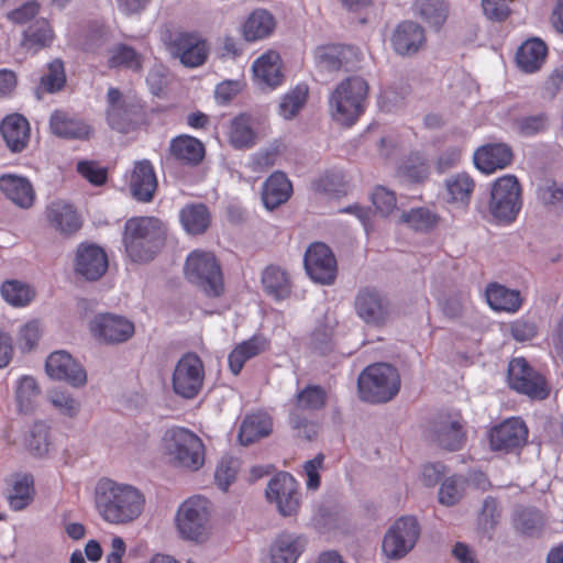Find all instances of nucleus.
Listing matches in <instances>:
<instances>
[{
  "label": "nucleus",
  "instance_id": "f03ea898",
  "mask_svg": "<svg viewBox=\"0 0 563 563\" xmlns=\"http://www.w3.org/2000/svg\"><path fill=\"white\" fill-rule=\"evenodd\" d=\"M167 227L156 217L139 216L128 219L122 233V244L133 263H148L165 245Z\"/></svg>",
  "mask_w": 563,
  "mask_h": 563
},
{
  "label": "nucleus",
  "instance_id": "79ce46f5",
  "mask_svg": "<svg viewBox=\"0 0 563 563\" xmlns=\"http://www.w3.org/2000/svg\"><path fill=\"white\" fill-rule=\"evenodd\" d=\"M54 33L47 20H36L29 25L23 33L22 46L29 51L37 52L38 49L51 45Z\"/></svg>",
  "mask_w": 563,
  "mask_h": 563
},
{
  "label": "nucleus",
  "instance_id": "bb28decb",
  "mask_svg": "<svg viewBox=\"0 0 563 563\" xmlns=\"http://www.w3.org/2000/svg\"><path fill=\"white\" fill-rule=\"evenodd\" d=\"M426 43L424 30L418 23L404 21L397 25L391 36V44L399 55H412Z\"/></svg>",
  "mask_w": 563,
  "mask_h": 563
},
{
  "label": "nucleus",
  "instance_id": "680f3d73",
  "mask_svg": "<svg viewBox=\"0 0 563 563\" xmlns=\"http://www.w3.org/2000/svg\"><path fill=\"white\" fill-rule=\"evenodd\" d=\"M77 170L84 178L96 186L103 185L108 178L107 169L91 161L79 162L77 164Z\"/></svg>",
  "mask_w": 563,
  "mask_h": 563
},
{
  "label": "nucleus",
  "instance_id": "de8ad7c7",
  "mask_svg": "<svg viewBox=\"0 0 563 563\" xmlns=\"http://www.w3.org/2000/svg\"><path fill=\"white\" fill-rule=\"evenodd\" d=\"M309 88L306 84H299L284 96L279 104V113L285 119H292L306 104Z\"/></svg>",
  "mask_w": 563,
  "mask_h": 563
},
{
  "label": "nucleus",
  "instance_id": "37998d69",
  "mask_svg": "<svg viewBox=\"0 0 563 563\" xmlns=\"http://www.w3.org/2000/svg\"><path fill=\"white\" fill-rule=\"evenodd\" d=\"M34 498L33 476L24 474L19 476L8 495V503L12 510L20 511L25 509Z\"/></svg>",
  "mask_w": 563,
  "mask_h": 563
},
{
  "label": "nucleus",
  "instance_id": "a18cd8bd",
  "mask_svg": "<svg viewBox=\"0 0 563 563\" xmlns=\"http://www.w3.org/2000/svg\"><path fill=\"white\" fill-rule=\"evenodd\" d=\"M415 7L419 15L435 29L441 27L448 18V5L444 0H416Z\"/></svg>",
  "mask_w": 563,
  "mask_h": 563
},
{
  "label": "nucleus",
  "instance_id": "72a5a7b5",
  "mask_svg": "<svg viewBox=\"0 0 563 563\" xmlns=\"http://www.w3.org/2000/svg\"><path fill=\"white\" fill-rule=\"evenodd\" d=\"M184 230L191 235L203 234L211 223V213L205 203H187L179 211Z\"/></svg>",
  "mask_w": 563,
  "mask_h": 563
},
{
  "label": "nucleus",
  "instance_id": "a19ab883",
  "mask_svg": "<svg viewBox=\"0 0 563 563\" xmlns=\"http://www.w3.org/2000/svg\"><path fill=\"white\" fill-rule=\"evenodd\" d=\"M272 431V420L264 413L247 415L239 432L240 442L244 445L252 444L253 442L268 435Z\"/></svg>",
  "mask_w": 563,
  "mask_h": 563
},
{
  "label": "nucleus",
  "instance_id": "13d9d810",
  "mask_svg": "<svg viewBox=\"0 0 563 563\" xmlns=\"http://www.w3.org/2000/svg\"><path fill=\"white\" fill-rule=\"evenodd\" d=\"M239 461L231 456H223L217 465L214 479L219 488L227 490L235 481Z\"/></svg>",
  "mask_w": 563,
  "mask_h": 563
},
{
  "label": "nucleus",
  "instance_id": "7c9ffc66",
  "mask_svg": "<svg viewBox=\"0 0 563 563\" xmlns=\"http://www.w3.org/2000/svg\"><path fill=\"white\" fill-rule=\"evenodd\" d=\"M292 194V185L282 172L273 173L264 183L262 200L268 210L285 203Z\"/></svg>",
  "mask_w": 563,
  "mask_h": 563
},
{
  "label": "nucleus",
  "instance_id": "e2e57ef3",
  "mask_svg": "<svg viewBox=\"0 0 563 563\" xmlns=\"http://www.w3.org/2000/svg\"><path fill=\"white\" fill-rule=\"evenodd\" d=\"M41 338V328L37 321L25 323L19 331L18 344L22 351H31Z\"/></svg>",
  "mask_w": 563,
  "mask_h": 563
},
{
  "label": "nucleus",
  "instance_id": "864d4df0",
  "mask_svg": "<svg viewBox=\"0 0 563 563\" xmlns=\"http://www.w3.org/2000/svg\"><path fill=\"white\" fill-rule=\"evenodd\" d=\"M108 66L110 68L125 67L132 70H140L142 67L141 56L134 48L120 44L112 51Z\"/></svg>",
  "mask_w": 563,
  "mask_h": 563
},
{
  "label": "nucleus",
  "instance_id": "39448f33",
  "mask_svg": "<svg viewBox=\"0 0 563 563\" xmlns=\"http://www.w3.org/2000/svg\"><path fill=\"white\" fill-rule=\"evenodd\" d=\"M357 387L363 400L372 404L387 402L398 394L400 377L396 367L376 363L360 374Z\"/></svg>",
  "mask_w": 563,
  "mask_h": 563
},
{
  "label": "nucleus",
  "instance_id": "f8f14e48",
  "mask_svg": "<svg viewBox=\"0 0 563 563\" xmlns=\"http://www.w3.org/2000/svg\"><path fill=\"white\" fill-rule=\"evenodd\" d=\"M354 310L361 320L374 327H384L391 314L388 298L371 286L360 288L354 299Z\"/></svg>",
  "mask_w": 563,
  "mask_h": 563
},
{
  "label": "nucleus",
  "instance_id": "6e6d98bb",
  "mask_svg": "<svg viewBox=\"0 0 563 563\" xmlns=\"http://www.w3.org/2000/svg\"><path fill=\"white\" fill-rule=\"evenodd\" d=\"M543 526L542 514L533 508H523L515 517V527L521 533L532 536Z\"/></svg>",
  "mask_w": 563,
  "mask_h": 563
},
{
  "label": "nucleus",
  "instance_id": "cd10ccee",
  "mask_svg": "<svg viewBox=\"0 0 563 563\" xmlns=\"http://www.w3.org/2000/svg\"><path fill=\"white\" fill-rule=\"evenodd\" d=\"M48 224L60 234L69 236L81 228V220L73 206L63 201H54L45 211Z\"/></svg>",
  "mask_w": 563,
  "mask_h": 563
},
{
  "label": "nucleus",
  "instance_id": "2f4dec72",
  "mask_svg": "<svg viewBox=\"0 0 563 563\" xmlns=\"http://www.w3.org/2000/svg\"><path fill=\"white\" fill-rule=\"evenodd\" d=\"M485 296L489 307L496 311L515 313L522 306V298L518 290L509 289L498 283L488 284Z\"/></svg>",
  "mask_w": 563,
  "mask_h": 563
},
{
  "label": "nucleus",
  "instance_id": "3c124183",
  "mask_svg": "<svg viewBox=\"0 0 563 563\" xmlns=\"http://www.w3.org/2000/svg\"><path fill=\"white\" fill-rule=\"evenodd\" d=\"M346 181L341 173H325L312 183V190L333 197L346 195Z\"/></svg>",
  "mask_w": 563,
  "mask_h": 563
},
{
  "label": "nucleus",
  "instance_id": "0eeeda50",
  "mask_svg": "<svg viewBox=\"0 0 563 563\" xmlns=\"http://www.w3.org/2000/svg\"><path fill=\"white\" fill-rule=\"evenodd\" d=\"M165 448L172 461L184 468L197 471L205 463V445L202 440L189 429L176 427L164 437Z\"/></svg>",
  "mask_w": 563,
  "mask_h": 563
},
{
  "label": "nucleus",
  "instance_id": "a211bd4d",
  "mask_svg": "<svg viewBox=\"0 0 563 563\" xmlns=\"http://www.w3.org/2000/svg\"><path fill=\"white\" fill-rule=\"evenodd\" d=\"M434 440L448 451H459L466 441V431L461 413H441L433 423Z\"/></svg>",
  "mask_w": 563,
  "mask_h": 563
},
{
  "label": "nucleus",
  "instance_id": "58836bf2",
  "mask_svg": "<svg viewBox=\"0 0 563 563\" xmlns=\"http://www.w3.org/2000/svg\"><path fill=\"white\" fill-rule=\"evenodd\" d=\"M303 543L300 537L282 533L271 548L272 563H296L302 552Z\"/></svg>",
  "mask_w": 563,
  "mask_h": 563
},
{
  "label": "nucleus",
  "instance_id": "c9c22d12",
  "mask_svg": "<svg viewBox=\"0 0 563 563\" xmlns=\"http://www.w3.org/2000/svg\"><path fill=\"white\" fill-rule=\"evenodd\" d=\"M282 60L277 52L269 51L260 56L253 64L255 77L263 84L275 88L283 81Z\"/></svg>",
  "mask_w": 563,
  "mask_h": 563
},
{
  "label": "nucleus",
  "instance_id": "4468645a",
  "mask_svg": "<svg viewBox=\"0 0 563 563\" xmlns=\"http://www.w3.org/2000/svg\"><path fill=\"white\" fill-rule=\"evenodd\" d=\"M208 517L209 500L202 496L190 497L178 509L177 528L184 538L199 540L205 534Z\"/></svg>",
  "mask_w": 563,
  "mask_h": 563
},
{
  "label": "nucleus",
  "instance_id": "774afa93",
  "mask_svg": "<svg viewBox=\"0 0 563 563\" xmlns=\"http://www.w3.org/2000/svg\"><path fill=\"white\" fill-rule=\"evenodd\" d=\"M462 497V490L455 476L446 478L439 490V500L446 506L455 505Z\"/></svg>",
  "mask_w": 563,
  "mask_h": 563
},
{
  "label": "nucleus",
  "instance_id": "393cba45",
  "mask_svg": "<svg viewBox=\"0 0 563 563\" xmlns=\"http://www.w3.org/2000/svg\"><path fill=\"white\" fill-rule=\"evenodd\" d=\"M132 196L141 202L152 201L157 189V177L153 164L148 159L137 161L129 181Z\"/></svg>",
  "mask_w": 563,
  "mask_h": 563
},
{
  "label": "nucleus",
  "instance_id": "dca6fc26",
  "mask_svg": "<svg viewBox=\"0 0 563 563\" xmlns=\"http://www.w3.org/2000/svg\"><path fill=\"white\" fill-rule=\"evenodd\" d=\"M265 495L285 517L296 514L299 509L298 483L287 472H280L269 481Z\"/></svg>",
  "mask_w": 563,
  "mask_h": 563
},
{
  "label": "nucleus",
  "instance_id": "9b49d317",
  "mask_svg": "<svg viewBox=\"0 0 563 563\" xmlns=\"http://www.w3.org/2000/svg\"><path fill=\"white\" fill-rule=\"evenodd\" d=\"M205 366L201 358L192 352L184 354L173 372L172 387L176 395L185 399L195 398L203 386Z\"/></svg>",
  "mask_w": 563,
  "mask_h": 563
},
{
  "label": "nucleus",
  "instance_id": "7ed1b4c3",
  "mask_svg": "<svg viewBox=\"0 0 563 563\" xmlns=\"http://www.w3.org/2000/svg\"><path fill=\"white\" fill-rule=\"evenodd\" d=\"M368 93L369 85L363 77L343 79L329 97L332 119L344 128L353 126L366 111Z\"/></svg>",
  "mask_w": 563,
  "mask_h": 563
},
{
  "label": "nucleus",
  "instance_id": "1a4fd4ad",
  "mask_svg": "<svg viewBox=\"0 0 563 563\" xmlns=\"http://www.w3.org/2000/svg\"><path fill=\"white\" fill-rule=\"evenodd\" d=\"M507 380L512 390L530 399L543 400L551 393L547 378L521 356L509 361Z\"/></svg>",
  "mask_w": 563,
  "mask_h": 563
},
{
  "label": "nucleus",
  "instance_id": "aec40b11",
  "mask_svg": "<svg viewBox=\"0 0 563 563\" xmlns=\"http://www.w3.org/2000/svg\"><path fill=\"white\" fill-rule=\"evenodd\" d=\"M528 438L526 423L519 418H510L489 432V443L493 451H511L523 445Z\"/></svg>",
  "mask_w": 563,
  "mask_h": 563
},
{
  "label": "nucleus",
  "instance_id": "5fc2aeb1",
  "mask_svg": "<svg viewBox=\"0 0 563 563\" xmlns=\"http://www.w3.org/2000/svg\"><path fill=\"white\" fill-rule=\"evenodd\" d=\"M402 221L415 231L428 232L435 227L438 217L427 208H416L404 213Z\"/></svg>",
  "mask_w": 563,
  "mask_h": 563
},
{
  "label": "nucleus",
  "instance_id": "f3484780",
  "mask_svg": "<svg viewBox=\"0 0 563 563\" xmlns=\"http://www.w3.org/2000/svg\"><path fill=\"white\" fill-rule=\"evenodd\" d=\"M316 58L328 70L352 71L358 67L362 53L352 45L329 44L317 48Z\"/></svg>",
  "mask_w": 563,
  "mask_h": 563
},
{
  "label": "nucleus",
  "instance_id": "5701e85b",
  "mask_svg": "<svg viewBox=\"0 0 563 563\" xmlns=\"http://www.w3.org/2000/svg\"><path fill=\"white\" fill-rule=\"evenodd\" d=\"M473 158L475 166L481 172L493 174L508 167L514 159V153L511 147L505 143H492L478 147Z\"/></svg>",
  "mask_w": 563,
  "mask_h": 563
},
{
  "label": "nucleus",
  "instance_id": "b1692460",
  "mask_svg": "<svg viewBox=\"0 0 563 563\" xmlns=\"http://www.w3.org/2000/svg\"><path fill=\"white\" fill-rule=\"evenodd\" d=\"M168 153L170 158L181 166H198L205 158V144L189 134H179L170 140Z\"/></svg>",
  "mask_w": 563,
  "mask_h": 563
},
{
  "label": "nucleus",
  "instance_id": "49530a36",
  "mask_svg": "<svg viewBox=\"0 0 563 563\" xmlns=\"http://www.w3.org/2000/svg\"><path fill=\"white\" fill-rule=\"evenodd\" d=\"M398 173L410 181L421 183L429 176V164L421 153H411L399 166Z\"/></svg>",
  "mask_w": 563,
  "mask_h": 563
},
{
  "label": "nucleus",
  "instance_id": "4c0bfd02",
  "mask_svg": "<svg viewBox=\"0 0 563 563\" xmlns=\"http://www.w3.org/2000/svg\"><path fill=\"white\" fill-rule=\"evenodd\" d=\"M275 26L273 14L264 9H256L243 24V36L247 42L263 40L273 33Z\"/></svg>",
  "mask_w": 563,
  "mask_h": 563
},
{
  "label": "nucleus",
  "instance_id": "20e7f679",
  "mask_svg": "<svg viewBox=\"0 0 563 563\" xmlns=\"http://www.w3.org/2000/svg\"><path fill=\"white\" fill-rule=\"evenodd\" d=\"M106 120L112 130L129 133L147 122L146 103L136 93L122 95L114 87L107 93Z\"/></svg>",
  "mask_w": 563,
  "mask_h": 563
},
{
  "label": "nucleus",
  "instance_id": "423d86ee",
  "mask_svg": "<svg viewBox=\"0 0 563 563\" xmlns=\"http://www.w3.org/2000/svg\"><path fill=\"white\" fill-rule=\"evenodd\" d=\"M185 275L208 297H220L224 292L223 274L212 252L194 250L189 253L185 263Z\"/></svg>",
  "mask_w": 563,
  "mask_h": 563
},
{
  "label": "nucleus",
  "instance_id": "412c9836",
  "mask_svg": "<svg viewBox=\"0 0 563 563\" xmlns=\"http://www.w3.org/2000/svg\"><path fill=\"white\" fill-rule=\"evenodd\" d=\"M90 330L96 338L107 343H122L134 334V324L123 317L107 313L96 317Z\"/></svg>",
  "mask_w": 563,
  "mask_h": 563
},
{
  "label": "nucleus",
  "instance_id": "603ef678",
  "mask_svg": "<svg viewBox=\"0 0 563 563\" xmlns=\"http://www.w3.org/2000/svg\"><path fill=\"white\" fill-rule=\"evenodd\" d=\"M327 391L319 385H308L297 394L296 407L302 410H320L325 406Z\"/></svg>",
  "mask_w": 563,
  "mask_h": 563
},
{
  "label": "nucleus",
  "instance_id": "8fccbe9b",
  "mask_svg": "<svg viewBox=\"0 0 563 563\" xmlns=\"http://www.w3.org/2000/svg\"><path fill=\"white\" fill-rule=\"evenodd\" d=\"M40 395V389L36 380L31 376H24L19 380L15 398L19 410L21 412H29L33 409L36 398Z\"/></svg>",
  "mask_w": 563,
  "mask_h": 563
},
{
  "label": "nucleus",
  "instance_id": "a878e982",
  "mask_svg": "<svg viewBox=\"0 0 563 563\" xmlns=\"http://www.w3.org/2000/svg\"><path fill=\"white\" fill-rule=\"evenodd\" d=\"M49 129L54 135L66 140H88L93 132L86 121L64 110H55L51 114Z\"/></svg>",
  "mask_w": 563,
  "mask_h": 563
},
{
  "label": "nucleus",
  "instance_id": "4be33fe9",
  "mask_svg": "<svg viewBox=\"0 0 563 563\" xmlns=\"http://www.w3.org/2000/svg\"><path fill=\"white\" fill-rule=\"evenodd\" d=\"M108 268L104 251L95 244H80L76 252L75 271L87 280L99 279Z\"/></svg>",
  "mask_w": 563,
  "mask_h": 563
},
{
  "label": "nucleus",
  "instance_id": "ea45409f",
  "mask_svg": "<svg viewBox=\"0 0 563 563\" xmlns=\"http://www.w3.org/2000/svg\"><path fill=\"white\" fill-rule=\"evenodd\" d=\"M264 290L275 299H285L291 292V282L288 273L276 265L267 266L262 274Z\"/></svg>",
  "mask_w": 563,
  "mask_h": 563
},
{
  "label": "nucleus",
  "instance_id": "ddd939ff",
  "mask_svg": "<svg viewBox=\"0 0 563 563\" xmlns=\"http://www.w3.org/2000/svg\"><path fill=\"white\" fill-rule=\"evenodd\" d=\"M420 534L416 518H399L387 531L383 540V552L390 559L404 558L415 547Z\"/></svg>",
  "mask_w": 563,
  "mask_h": 563
},
{
  "label": "nucleus",
  "instance_id": "0e129e2a",
  "mask_svg": "<svg viewBox=\"0 0 563 563\" xmlns=\"http://www.w3.org/2000/svg\"><path fill=\"white\" fill-rule=\"evenodd\" d=\"M49 398L53 406L66 416L74 417L79 409V404L67 391L62 389L53 390Z\"/></svg>",
  "mask_w": 563,
  "mask_h": 563
},
{
  "label": "nucleus",
  "instance_id": "6e6552de",
  "mask_svg": "<svg viewBox=\"0 0 563 563\" xmlns=\"http://www.w3.org/2000/svg\"><path fill=\"white\" fill-rule=\"evenodd\" d=\"M521 205V187L516 176L505 175L494 181L488 209L495 220L505 224L514 222Z\"/></svg>",
  "mask_w": 563,
  "mask_h": 563
},
{
  "label": "nucleus",
  "instance_id": "2eb2a0df",
  "mask_svg": "<svg viewBox=\"0 0 563 563\" xmlns=\"http://www.w3.org/2000/svg\"><path fill=\"white\" fill-rule=\"evenodd\" d=\"M303 265L308 276L316 283L331 285L336 278V258L332 250L322 242H313L308 246Z\"/></svg>",
  "mask_w": 563,
  "mask_h": 563
},
{
  "label": "nucleus",
  "instance_id": "c756f323",
  "mask_svg": "<svg viewBox=\"0 0 563 563\" xmlns=\"http://www.w3.org/2000/svg\"><path fill=\"white\" fill-rule=\"evenodd\" d=\"M0 131L8 147L14 152H22L30 140V123L19 113L7 115L0 126Z\"/></svg>",
  "mask_w": 563,
  "mask_h": 563
},
{
  "label": "nucleus",
  "instance_id": "f704fd0d",
  "mask_svg": "<svg viewBox=\"0 0 563 563\" xmlns=\"http://www.w3.org/2000/svg\"><path fill=\"white\" fill-rule=\"evenodd\" d=\"M548 53L545 43L540 38H530L523 42L516 54V60L520 69L526 73L538 70L543 64Z\"/></svg>",
  "mask_w": 563,
  "mask_h": 563
},
{
  "label": "nucleus",
  "instance_id": "bf43d9fd",
  "mask_svg": "<svg viewBox=\"0 0 563 563\" xmlns=\"http://www.w3.org/2000/svg\"><path fill=\"white\" fill-rule=\"evenodd\" d=\"M66 82L64 64L60 59H55L48 64V73L41 79V86L47 92L60 90Z\"/></svg>",
  "mask_w": 563,
  "mask_h": 563
},
{
  "label": "nucleus",
  "instance_id": "473e14b6",
  "mask_svg": "<svg viewBox=\"0 0 563 563\" xmlns=\"http://www.w3.org/2000/svg\"><path fill=\"white\" fill-rule=\"evenodd\" d=\"M267 347L268 341L262 335H253L241 342L229 354L228 362L231 372L239 375L249 360L263 353Z\"/></svg>",
  "mask_w": 563,
  "mask_h": 563
},
{
  "label": "nucleus",
  "instance_id": "052dcab7",
  "mask_svg": "<svg viewBox=\"0 0 563 563\" xmlns=\"http://www.w3.org/2000/svg\"><path fill=\"white\" fill-rule=\"evenodd\" d=\"M548 115L539 113L534 115L523 117L518 120V130L523 136H532L545 131L548 126Z\"/></svg>",
  "mask_w": 563,
  "mask_h": 563
},
{
  "label": "nucleus",
  "instance_id": "9d476101",
  "mask_svg": "<svg viewBox=\"0 0 563 563\" xmlns=\"http://www.w3.org/2000/svg\"><path fill=\"white\" fill-rule=\"evenodd\" d=\"M164 42L168 51L186 67H198L207 60L209 46L199 32H168Z\"/></svg>",
  "mask_w": 563,
  "mask_h": 563
},
{
  "label": "nucleus",
  "instance_id": "c03bdc74",
  "mask_svg": "<svg viewBox=\"0 0 563 563\" xmlns=\"http://www.w3.org/2000/svg\"><path fill=\"white\" fill-rule=\"evenodd\" d=\"M450 201L467 206L475 189L474 179L466 173H460L446 179Z\"/></svg>",
  "mask_w": 563,
  "mask_h": 563
},
{
  "label": "nucleus",
  "instance_id": "69168bd1",
  "mask_svg": "<svg viewBox=\"0 0 563 563\" xmlns=\"http://www.w3.org/2000/svg\"><path fill=\"white\" fill-rule=\"evenodd\" d=\"M500 518V509L497 500L494 497H487L484 500L483 509L479 516V523L486 530H492L496 527Z\"/></svg>",
  "mask_w": 563,
  "mask_h": 563
},
{
  "label": "nucleus",
  "instance_id": "4d7b16f0",
  "mask_svg": "<svg viewBox=\"0 0 563 563\" xmlns=\"http://www.w3.org/2000/svg\"><path fill=\"white\" fill-rule=\"evenodd\" d=\"M26 446L30 452L36 456H42L48 452V427L43 422L34 423L26 438Z\"/></svg>",
  "mask_w": 563,
  "mask_h": 563
},
{
  "label": "nucleus",
  "instance_id": "c85d7f7f",
  "mask_svg": "<svg viewBox=\"0 0 563 563\" xmlns=\"http://www.w3.org/2000/svg\"><path fill=\"white\" fill-rule=\"evenodd\" d=\"M0 190L20 208L29 209L35 200V191L30 180L22 176L4 174L0 176Z\"/></svg>",
  "mask_w": 563,
  "mask_h": 563
},
{
  "label": "nucleus",
  "instance_id": "f257e3e1",
  "mask_svg": "<svg viewBox=\"0 0 563 563\" xmlns=\"http://www.w3.org/2000/svg\"><path fill=\"white\" fill-rule=\"evenodd\" d=\"M145 495L135 486L103 477L95 487V507L103 521L128 525L144 511Z\"/></svg>",
  "mask_w": 563,
  "mask_h": 563
},
{
  "label": "nucleus",
  "instance_id": "6ab92c4d",
  "mask_svg": "<svg viewBox=\"0 0 563 563\" xmlns=\"http://www.w3.org/2000/svg\"><path fill=\"white\" fill-rule=\"evenodd\" d=\"M45 369L51 378L64 380L74 387L84 386L87 382L86 371L65 351L51 353Z\"/></svg>",
  "mask_w": 563,
  "mask_h": 563
},
{
  "label": "nucleus",
  "instance_id": "338daca9",
  "mask_svg": "<svg viewBox=\"0 0 563 563\" xmlns=\"http://www.w3.org/2000/svg\"><path fill=\"white\" fill-rule=\"evenodd\" d=\"M372 202L378 211L388 214L396 207V196L383 186H377L372 194Z\"/></svg>",
  "mask_w": 563,
  "mask_h": 563
},
{
  "label": "nucleus",
  "instance_id": "e433bc0d",
  "mask_svg": "<svg viewBox=\"0 0 563 563\" xmlns=\"http://www.w3.org/2000/svg\"><path fill=\"white\" fill-rule=\"evenodd\" d=\"M228 137L230 144L236 150H245L255 145L256 132L253 126V119L247 113H240L232 119Z\"/></svg>",
  "mask_w": 563,
  "mask_h": 563
},
{
  "label": "nucleus",
  "instance_id": "09e8293b",
  "mask_svg": "<svg viewBox=\"0 0 563 563\" xmlns=\"http://www.w3.org/2000/svg\"><path fill=\"white\" fill-rule=\"evenodd\" d=\"M3 299L14 307H24L34 298L33 289L19 280H5L1 286Z\"/></svg>",
  "mask_w": 563,
  "mask_h": 563
}]
</instances>
